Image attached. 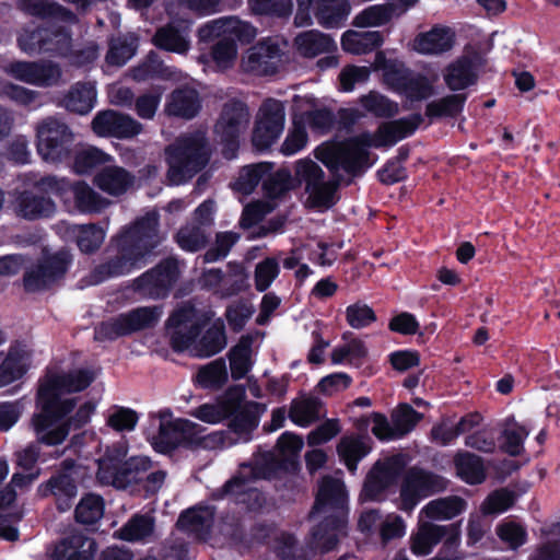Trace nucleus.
Instances as JSON below:
<instances>
[{
	"instance_id": "c756f323",
	"label": "nucleus",
	"mask_w": 560,
	"mask_h": 560,
	"mask_svg": "<svg viewBox=\"0 0 560 560\" xmlns=\"http://www.w3.org/2000/svg\"><path fill=\"white\" fill-rule=\"evenodd\" d=\"M12 209L19 218L34 221L51 217L56 212V205L49 197L24 190L16 194Z\"/></svg>"
},
{
	"instance_id": "3c124183",
	"label": "nucleus",
	"mask_w": 560,
	"mask_h": 560,
	"mask_svg": "<svg viewBox=\"0 0 560 560\" xmlns=\"http://www.w3.org/2000/svg\"><path fill=\"white\" fill-rule=\"evenodd\" d=\"M271 171L272 164L268 162L246 165L240 171L232 187L235 191L249 195L258 186L260 180H265V177Z\"/></svg>"
},
{
	"instance_id": "2f4dec72",
	"label": "nucleus",
	"mask_w": 560,
	"mask_h": 560,
	"mask_svg": "<svg viewBox=\"0 0 560 560\" xmlns=\"http://www.w3.org/2000/svg\"><path fill=\"white\" fill-rule=\"evenodd\" d=\"M197 427L195 422L186 419H163L158 433L151 439V445L159 453H168L177 446L183 433L191 432Z\"/></svg>"
},
{
	"instance_id": "ddd939ff",
	"label": "nucleus",
	"mask_w": 560,
	"mask_h": 560,
	"mask_svg": "<svg viewBox=\"0 0 560 560\" xmlns=\"http://www.w3.org/2000/svg\"><path fill=\"white\" fill-rule=\"evenodd\" d=\"M34 186L39 191L55 195L62 200H66L67 194L70 191L73 195L74 207L81 213H97L108 205L105 198L84 182L71 185L66 178L45 176Z\"/></svg>"
},
{
	"instance_id": "1a4fd4ad",
	"label": "nucleus",
	"mask_w": 560,
	"mask_h": 560,
	"mask_svg": "<svg viewBox=\"0 0 560 560\" xmlns=\"http://www.w3.org/2000/svg\"><path fill=\"white\" fill-rule=\"evenodd\" d=\"M260 405L246 401V388L243 385L229 387L223 395L214 401L202 404L189 411V415L202 422L218 424L232 419L243 410L259 413Z\"/></svg>"
},
{
	"instance_id": "0e129e2a",
	"label": "nucleus",
	"mask_w": 560,
	"mask_h": 560,
	"mask_svg": "<svg viewBox=\"0 0 560 560\" xmlns=\"http://www.w3.org/2000/svg\"><path fill=\"white\" fill-rule=\"evenodd\" d=\"M138 420V413L128 407L115 405L105 412L106 425L117 432L132 431Z\"/></svg>"
},
{
	"instance_id": "c9c22d12",
	"label": "nucleus",
	"mask_w": 560,
	"mask_h": 560,
	"mask_svg": "<svg viewBox=\"0 0 560 560\" xmlns=\"http://www.w3.org/2000/svg\"><path fill=\"white\" fill-rule=\"evenodd\" d=\"M454 33L446 26H434L418 34L412 42V49L421 55H440L453 47Z\"/></svg>"
},
{
	"instance_id": "37998d69",
	"label": "nucleus",
	"mask_w": 560,
	"mask_h": 560,
	"mask_svg": "<svg viewBox=\"0 0 560 560\" xmlns=\"http://www.w3.org/2000/svg\"><path fill=\"white\" fill-rule=\"evenodd\" d=\"M96 85L94 82H77L63 98L65 107L73 113L85 115L96 105Z\"/></svg>"
},
{
	"instance_id": "c85d7f7f",
	"label": "nucleus",
	"mask_w": 560,
	"mask_h": 560,
	"mask_svg": "<svg viewBox=\"0 0 560 560\" xmlns=\"http://www.w3.org/2000/svg\"><path fill=\"white\" fill-rule=\"evenodd\" d=\"M456 530H459V526L455 524L435 525L419 518L418 529L410 537V549L418 557L427 556L443 538Z\"/></svg>"
},
{
	"instance_id": "20e7f679",
	"label": "nucleus",
	"mask_w": 560,
	"mask_h": 560,
	"mask_svg": "<svg viewBox=\"0 0 560 560\" xmlns=\"http://www.w3.org/2000/svg\"><path fill=\"white\" fill-rule=\"evenodd\" d=\"M158 226V213L149 212L122 229L112 241L117 255L96 266L89 275L88 284L95 285L141 268L161 242Z\"/></svg>"
},
{
	"instance_id": "9b49d317",
	"label": "nucleus",
	"mask_w": 560,
	"mask_h": 560,
	"mask_svg": "<svg viewBox=\"0 0 560 560\" xmlns=\"http://www.w3.org/2000/svg\"><path fill=\"white\" fill-rule=\"evenodd\" d=\"M270 478L269 471L252 464H242L237 474L229 480L222 489L213 493L214 499L231 497L235 503L245 505L248 510H258L262 506L265 498L254 487L259 479Z\"/></svg>"
},
{
	"instance_id": "f257e3e1",
	"label": "nucleus",
	"mask_w": 560,
	"mask_h": 560,
	"mask_svg": "<svg viewBox=\"0 0 560 560\" xmlns=\"http://www.w3.org/2000/svg\"><path fill=\"white\" fill-rule=\"evenodd\" d=\"M94 380L88 370L55 372L49 370L39 381L36 395L38 412L33 415L32 425L37 441L46 445L61 444L71 428L78 429L90 421L95 404L71 395L85 389Z\"/></svg>"
},
{
	"instance_id": "e433bc0d",
	"label": "nucleus",
	"mask_w": 560,
	"mask_h": 560,
	"mask_svg": "<svg viewBox=\"0 0 560 560\" xmlns=\"http://www.w3.org/2000/svg\"><path fill=\"white\" fill-rule=\"evenodd\" d=\"M214 521L211 506H197L183 512L176 523L177 527L197 539L206 540Z\"/></svg>"
},
{
	"instance_id": "4468645a",
	"label": "nucleus",
	"mask_w": 560,
	"mask_h": 560,
	"mask_svg": "<svg viewBox=\"0 0 560 560\" xmlns=\"http://www.w3.org/2000/svg\"><path fill=\"white\" fill-rule=\"evenodd\" d=\"M36 139L39 156L49 163L68 159L74 140L68 125L55 117H48L37 125Z\"/></svg>"
},
{
	"instance_id": "f8f14e48",
	"label": "nucleus",
	"mask_w": 560,
	"mask_h": 560,
	"mask_svg": "<svg viewBox=\"0 0 560 560\" xmlns=\"http://www.w3.org/2000/svg\"><path fill=\"white\" fill-rule=\"evenodd\" d=\"M293 187V179L288 170L272 171L265 177L264 199L247 205L241 217V225L250 228L258 223L266 214L273 211L278 202Z\"/></svg>"
},
{
	"instance_id": "8fccbe9b",
	"label": "nucleus",
	"mask_w": 560,
	"mask_h": 560,
	"mask_svg": "<svg viewBox=\"0 0 560 560\" xmlns=\"http://www.w3.org/2000/svg\"><path fill=\"white\" fill-rule=\"evenodd\" d=\"M154 535V518L136 514L118 532L119 538L132 542H149Z\"/></svg>"
},
{
	"instance_id": "680f3d73",
	"label": "nucleus",
	"mask_w": 560,
	"mask_h": 560,
	"mask_svg": "<svg viewBox=\"0 0 560 560\" xmlns=\"http://www.w3.org/2000/svg\"><path fill=\"white\" fill-rule=\"evenodd\" d=\"M529 431L514 419H509L501 435V448L511 456L521 455Z\"/></svg>"
},
{
	"instance_id": "a878e982",
	"label": "nucleus",
	"mask_w": 560,
	"mask_h": 560,
	"mask_svg": "<svg viewBox=\"0 0 560 560\" xmlns=\"http://www.w3.org/2000/svg\"><path fill=\"white\" fill-rule=\"evenodd\" d=\"M91 125L92 130L100 137L129 139L142 131V125L139 121L113 109L97 113Z\"/></svg>"
},
{
	"instance_id": "79ce46f5",
	"label": "nucleus",
	"mask_w": 560,
	"mask_h": 560,
	"mask_svg": "<svg viewBox=\"0 0 560 560\" xmlns=\"http://www.w3.org/2000/svg\"><path fill=\"white\" fill-rule=\"evenodd\" d=\"M19 7L33 16L50 19L67 25L77 23V16L54 0H19Z\"/></svg>"
},
{
	"instance_id": "6ab92c4d",
	"label": "nucleus",
	"mask_w": 560,
	"mask_h": 560,
	"mask_svg": "<svg viewBox=\"0 0 560 560\" xmlns=\"http://www.w3.org/2000/svg\"><path fill=\"white\" fill-rule=\"evenodd\" d=\"M285 106L276 98H267L259 106L255 116L252 135L253 145L257 150L270 148L281 136L284 129Z\"/></svg>"
},
{
	"instance_id": "bb28decb",
	"label": "nucleus",
	"mask_w": 560,
	"mask_h": 560,
	"mask_svg": "<svg viewBox=\"0 0 560 560\" xmlns=\"http://www.w3.org/2000/svg\"><path fill=\"white\" fill-rule=\"evenodd\" d=\"M400 468L401 460L399 456L377 462L366 476L361 498L371 501L378 500L385 489L394 481Z\"/></svg>"
},
{
	"instance_id": "6e6d98bb",
	"label": "nucleus",
	"mask_w": 560,
	"mask_h": 560,
	"mask_svg": "<svg viewBox=\"0 0 560 560\" xmlns=\"http://www.w3.org/2000/svg\"><path fill=\"white\" fill-rule=\"evenodd\" d=\"M444 81L450 90H464L476 81L471 62L467 59H459L451 63L444 71Z\"/></svg>"
},
{
	"instance_id": "052dcab7",
	"label": "nucleus",
	"mask_w": 560,
	"mask_h": 560,
	"mask_svg": "<svg viewBox=\"0 0 560 560\" xmlns=\"http://www.w3.org/2000/svg\"><path fill=\"white\" fill-rule=\"evenodd\" d=\"M396 5L394 3H384L370 5L353 19V25L357 27H374L386 24L395 15Z\"/></svg>"
},
{
	"instance_id": "a211bd4d",
	"label": "nucleus",
	"mask_w": 560,
	"mask_h": 560,
	"mask_svg": "<svg viewBox=\"0 0 560 560\" xmlns=\"http://www.w3.org/2000/svg\"><path fill=\"white\" fill-rule=\"evenodd\" d=\"M54 21L48 27L34 31L24 30L18 43L28 55L51 54L66 57L71 48V35L66 26H57Z\"/></svg>"
},
{
	"instance_id": "e2e57ef3",
	"label": "nucleus",
	"mask_w": 560,
	"mask_h": 560,
	"mask_svg": "<svg viewBox=\"0 0 560 560\" xmlns=\"http://www.w3.org/2000/svg\"><path fill=\"white\" fill-rule=\"evenodd\" d=\"M104 515V500L101 495L85 494L75 508V520L84 525L97 523Z\"/></svg>"
},
{
	"instance_id": "412c9836",
	"label": "nucleus",
	"mask_w": 560,
	"mask_h": 560,
	"mask_svg": "<svg viewBox=\"0 0 560 560\" xmlns=\"http://www.w3.org/2000/svg\"><path fill=\"white\" fill-rule=\"evenodd\" d=\"M71 264L68 250H59L44 256L38 262L30 266L24 273L23 283L27 292H38L48 289L61 279Z\"/></svg>"
},
{
	"instance_id": "864d4df0",
	"label": "nucleus",
	"mask_w": 560,
	"mask_h": 560,
	"mask_svg": "<svg viewBox=\"0 0 560 560\" xmlns=\"http://www.w3.org/2000/svg\"><path fill=\"white\" fill-rule=\"evenodd\" d=\"M137 48L138 37L135 34L129 33L115 37L109 43L106 61L112 66H124L135 56Z\"/></svg>"
},
{
	"instance_id": "338daca9",
	"label": "nucleus",
	"mask_w": 560,
	"mask_h": 560,
	"mask_svg": "<svg viewBox=\"0 0 560 560\" xmlns=\"http://www.w3.org/2000/svg\"><path fill=\"white\" fill-rule=\"evenodd\" d=\"M368 349L360 339H351L331 351V362L334 364L349 363L359 365L366 357Z\"/></svg>"
},
{
	"instance_id": "aec40b11",
	"label": "nucleus",
	"mask_w": 560,
	"mask_h": 560,
	"mask_svg": "<svg viewBox=\"0 0 560 560\" xmlns=\"http://www.w3.org/2000/svg\"><path fill=\"white\" fill-rule=\"evenodd\" d=\"M258 423L259 417L255 412L243 410L230 420L228 429L217 430L202 436L200 446L210 451H223L238 443H247L252 440Z\"/></svg>"
},
{
	"instance_id": "f704fd0d",
	"label": "nucleus",
	"mask_w": 560,
	"mask_h": 560,
	"mask_svg": "<svg viewBox=\"0 0 560 560\" xmlns=\"http://www.w3.org/2000/svg\"><path fill=\"white\" fill-rule=\"evenodd\" d=\"M293 46L299 56L307 59L337 50L336 42L329 35L317 30L299 33L294 37Z\"/></svg>"
},
{
	"instance_id": "f3484780",
	"label": "nucleus",
	"mask_w": 560,
	"mask_h": 560,
	"mask_svg": "<svg viewBox=\"0 0 560 560\" xmlns=\"http://www.w3.org/2000/svg\"><path fill=\"white\" fill-rule=\"evenodd\" d=\"M162 310L158 306L138 307L120 314L95 327V339L114 340L121 336L154 326L161 318Z\"/></svg>"
},
{
	"instance_id": "4d7b16f0",
	"label": "nucleus",
	"mask_w": 560,
	"mask_h": 560,
	"mask_svg": "<svg viewBox=\"0 0 560 560\" xmlns=\"http://www.w3.org/2000/svg\"><path fill=\"white\" fill-rule=\"evenodd\" d=\"M376 68L383 70L385 83L394 91L400 93L411 73V70L397 60H385L378 52L375 60Z\"/></svg>"
},
{
	"instance_id": "cd10ccee",
	"label": "nucleus",
	"mask_w": 560,
	"mask_h": 560,
	"mask_svg": "<svg viewBox=\"0 0 560 560\" xmlns=\"http://www.w3.org/2000/svg\"><path fill=\"white\" fill-rule=\"evenodd\" d=\"M190 25L188 20H173L156 31L152 42L158 48L185 55L190 48Z\"/></svg>"
},
{
	"instance_id": "69168bd1",
	"label": "nucleus",
	"mask_w": 560,
	"mask_h": 560,
	"mask_svg": "<svg viewBox=\"0 0 560 560\" xmlns=\"http://www.w3.org/2000/svg\"><path fill=\"white\" fill-rule=\"evenodd\" d=\"M361 106L376 117L389 118L398 113V104L385 95L371 91L359 98Z\"/></svg>"
},
{
	"instance_id": "6e6552de",
	"label": "nucleus",
	"mask_w": 560,
	"mask_h": 560,
	"mask_svg": "<svg viewBox=\"0 0 560 560\" xmlns=\"http://www.w3.org/2000/svg\"><path fill=\"white\" fill-rule=\"evenodd\" d=\"M127 454L125 447L109 450L97 460V480L102 485L126 489L133 483L142 482L145 474L152 468L147 456H133L124 462Z\"/></svg>"
},
{
	"instance_id": "39448f33",
	"label": "nucleus",
	"mask_w": 560,
	"mask_h": 560,
	"mask_svg": "<svg viewBox=\"0 0 560 560\" xmlns=\"http://www.w3.org/2000/svg\"><path fill=\"white\" fill-rule=\"evenodd\" d=\"M207 320L209 317L206 314H200L190 304H184L174 311L167 320L174 350L189 351L200 358H208L222 351L226 346V337L223 323L220 320L208 328L205 335L197 340V336Z\"/></svg>"
},
{
	"instance_id": "f03ea898",
	"label": "nucleus",
	"mask_w": 560,
	"mask_h": 560,
	"mask_svg": "<svg viewBox=\"0 0 560 560\" xmlns=\"http://www.w3.org/2000/svg\"><path fill=\"white\" fill-rule=\"evenodd\" d=\"M348 495L339 478L324 477L319 483L315 504L310 513L318 524L312 528L306 547H298L292 535L272 533L275 552L282 560H308L317 552L332 550L338 537L345 533L348 515Z\"/></svg>"
},
{
	"instance_id": "b1692460",
	"label": "nucleus",
	"mask_w": 560,
	"mask_h": 560,
	"mask_svg": "<svg viewBox=\"0 0 560 560\" xmlns=\"http://www.w3.org/2000/svg\"><path fill=\"white\" fill-rule=\"evenodd\" d=\"M178 262L168 258L133 281V290L152 299L165 296L178 277Z\"/></svg>"
},
{
	"instance_id": "7c9ffc66",
	"label": "nucleus",
	"mask_w": 560,
	"mask_h": 560,
	"mask_svg": "<svg viewBox=\"0 0 560 560\" xmlns=\"http://www.w3.org/2000/svg\"><path fill=\"white\" fill-rule=\"evenodd\" d=\"M31 350L24 343L12 345L0 363V388L20 378L31 366Z\"/></svg>"
},
{
	"instance_id": "72a5a7b5",
	"label": "nucleus",
	"mask_w": 560,
	"mask_h": 560,
	"mask_svg": "<svg viewBox=\"0 0 560 560\" xmlns=\"http://www.w3.org/2000/svg\"><path fill=\"white\" fill-rule=\"evenodd\" d=\"M201 109V100L196 89L185 85L174 90L165 103V113L185 119L194 118Z\"/></svg>"
},
{
	"instance_id": "49530a36",
	"label": "nucleus",
	"mask_w": 560,
	"mask_h": 560,
	"mask_svg": "<svg viewBox=\"0 0 560 560\" xmlns=\"http://www.w3.org/2000/svg\"><path fill=\"white\" fill-rule=\"evenodd\" d=\"M371 451L366 439L358 435H345L337 445L340 460L352 474L355 472L358 463Z\"/></svg>"
},
{
	"instance_id": "4c0bfd02",
	"label": "nucleus",
	"mask_w": 560,
	"mask_h": 560,
	"mask_svg": "<svg viewBox=\"0 0 560 560\" xmlns=\"http://www.w3.org/2000/svg\"><path fill=\"white\" fill-rule=\"evenodd\" d=\"M37 492L40 497H55L57 508L65 512L71 508V501L77 495V485L68 474H58L39 485Z\"/></svg>"
},
{
	"instance_id": "774afa93",
	"label": "nucleus",
	"mask_w": 560,
	"mask_h": 560,
	"mask_svg": "<svg viewBox=\"0 0 560 560\" xmlns=\"http://www.w3.org/2000/svg\"><path fill=\"white\" fill-rule=\"evenodd\" d=\"M282 253H279L277 257H266L260 260L254 271V283L255 289L258 292L267 291L272 282L278 278L280 273L279 258Z\"/></svg>"
},
{
	"instance_id": "bf43d9fd",
	"label": "nucleus",
	"mask_w": 560,
	"mask_h": 560,
	"mask_svg": "<svg viewBox=\"0 0 560 560\" xmlns=\"http://www.w3.org/2000/svg\"><path fill=\"white\" fill-rule=\"evenodd\" d=\"M228 380L229 373L223 359H217L201 366L196 376L197 384L205 389H218L222 387Z\"/></svg>"
},
{
	"instance_id": "2eb2a0df",
	"label": "nucleus",
	"mask_w": 560,
	"mask_h": 560,
	"mask_svg": "<svg viewBox=\"0 0 560 560\" xmlns=\"http://www.w3.org/2000/svg\"><path fill=\"white\" fill-rule=\"evenodd\" d=\"M447 483L444 477L432 471L418 467L410 468L400 486L399 510L411 513L422 499L444 491Z\"/></svg>"
},
{
	"instance_id": "603ef678",
	"label": "nucleus",
	"mask_w": 560,
	"mask_h": 560,
	"mask_svg": "<svg viewBox=\"0 0 560 560\" xmlns=\"http://www.w3.org/2000/svg\"><path fill=\"white\" fill-rule=\"evenodd\" d=\"M479 416L469 415L460 419L456 424L442 422L432 428V440L440 445L451 444L459 434L478 425Z\"/></svg>"
},
{
	"instance_id": "473e14b6",
	"label": "nucleus",
	"mask_w": 560,
	"mask_h": 560,
	"mask_svg": "<svg viewBox=\"0 0 560 560\" xmlns=\"http://www.w3.org/2000/svg\"><path fill=\"white\" fill-rule=\"evenodd\" d=\"M59 233L67 241H73L83 253H92L96 250L104 242L105 231L95 225H75L62 222L58 225Z\"/></svg>"
},
{
	"instance_id": "423d86ee",
	"label": "nucleus",
	"mask_w": 560,
	"mask_h": 560,
	"mask_svg": "<svg viewBox=\"0 0 560 560\" xmlns=\"http://www.w3.org/2000/svg\"><path fill=\"white\" fill-rule=\"evenodd\" d=\"M257 28L249 22L236 16H224L207 22L198 30L199 40L210 43L217 40L211 47L210 59L219 70L232 68L237 58V45L248 44L256 38Z\"/></svg>"
},
{
	"instance_id": "7ed1b4c3",
	"label": "nucleus",
	"mask_w": 560,
	"mask_h": 560,
	"mask_svg": "<svg viewBox=\"0 0 560 560\" xmlns=\"http://www.w3.org/2000/svg\"><path fill=\"white\" fill-rule=\"evenodd\" d=\"M422 121L419 114L382 124L375 132H362L338 145L318 150L317 158L331 171L357 175L371 166L368 148L392 147L411 136Z\"/></svg>"
},
{
	"instance_id": "dca6fc26",
	"label": "nucleus",
	"mask_w": 560,
	"mask_h": 560,
	"mask_svg": "<svg viewBox=\"0 0 560 560\" xmlns=\"http://www.w3.org/2000/svg\"><path fill=\"white\" fill-rule=\"evenodd\" d=\"M295 176L305 183L306 205L316 209H328L337 200V184L325 179L324 171L312 160L302 159L295 164Z\"/></svg>"
},
{
	"instance_id": "58836bf2",
	"label": "nucleus",
	"mask_w": 560,
	"mask_h": 560,
	"mask_svg": "<svg viewBox=\"0 0 560 560\" xmlns=\"http://www.w3.org/2000/svg\"><path fill=\"white\" fill-rule=\"evenodd\" d=\"M135 177L125 168L117 165L105 166L93 179L94 185L110 196L124 195L133 184Z\"/></svg>"
},
{
	"instance_id": "13d9d810",
	"label": "nucleus",
	"mask_w": 560,
	"mask_h": 560,
	"mask_svg": "<svg viewBox=\"0 0 560 560\" xmlns=\"http://www.w3.org/2000/svg\"><path fill=\"white\" fill-rule=\"evenodd\" d=\"M253 350L248 339L241 341L229 351L230 369L233 380H241L252 370Z\"/></svg>"
},
{
	"instance_id": "c03bdc74",
	"label": "nucleus",
	"mask_w": 560,
	"mask_h": 560,
	"mask_svg": "<svg viewBox=\"0 0 560 560\" xmlns=\"http://www.w3.org/2000/svg\"><path fill=\"white\" fill-rule=\"evenodd\" d=\"M383 44V36L377 31H352L342 34L341 47L352 55L368 54Z\"/></svg>"
},
{
	"instance_id": "5fc2aeb1",
	"label": "nucleus",
	"mask_w": 560,
	"mask_h": 560,
	"mask_svg": "<svg viewBox=\"0 0 560 560\" xmlns=\"http://www.w3.org/2000/svg\"><path fill=\"white\" fill-rule=\"evenodd\" d=\"M351 11L348 0H328L317 13V23L325 28H339L345 25Z\"/></svg>"
},
{
	"instance_id": "0eeeda50",
	"label": "nucleus",
	"mask_w": 560,
	"mask_h": 560,
	"mask_svg": "<svg viewBox=\"0 0 560 560\" xmlns=\"http://www.w3.org/2000/svg\"><path fill=\"white\" fill-rule=\"evenodd\" d=\"M168 164L167 179L180 185L194 177L209 161L210 151L205 131L180 136L165 149Z\"/></svg>"
},
{
	"instance_id": "a19ab883",
	"label": "nucleus",
	"mask_w": 560,
	"mask_h": 560,
	"mask_svg": "<svg viewBox=\"0 0 560 560\" xmlns=\"http://www.w3.org/2000/svg\"><path fill=\"white\" fill-rule=\"evenodd\" d=\"M467 508L466 501L458 495H448L428 502L419 512L420 520L448 521L462 514Z\"/></svg>"
},
{
	"instance_id": "09e8293b",
	"label": "nucleus",
	"mask_w": 560,
	"mask_h": 560,
	"mask_svg": "<svg viewBox=\"0 0 560 560\" xmlns=\"http://www.w3.org/2000/svg\"><path fill=\"white\" fill-rule=\"evenodd\" d=\"M457 476L469 485L481 483L486 479V468L482 459L468 452H459L454 458Z\"/></svg>"
},
{
	"instance_id": "ea45409f",
	"label": "nucleus",
	"mask_w": 560,
	"mask_h": 560,
	"mask_svg": "<svg viewBox=\"0 0 560 560\" xmlns=\"http://www.w3.org/2000/svg\"><path fill=\"white\" fill-rule=\"evenodd\" d=\"M96 544L82 534H73L60 541L54 551V560H93Z\"/></svg>"
},
{
	"instance_id": "de8ad7c7",
	"label": "nucleus",
	"mask_w": 560,
	"mask_h": 560,
	"mask_svg": "<svg viewBox=\"0 0 560 560\" xmlns=\"http://www.w3.org/2000/svg\"><path fill=\"white\" fill-rule=\"evenodd\" d=\"M322 402L313 396H300L291 401L288 417L296 425L306 428L320 418Z\"/></svg>"
},
{
	"instance_id": "9d476101",
	"label": "nucleus",
	"mask_w": 560,
	"mask_h": 560,
	"mask_svg": "<svg viewBox=\"0 0 560 560\" xmlns=\"http://www.w3.org/2000/svg\"><path fill=\"white\" fill-rule=\"evenodd\" d=\"M249 119V109L242 101L231 100L222 106L214 125V133L223 144L222 153L225 159L232 160L236 156L240 137L248 128Z\"/></svg>"
},
{
	"instance_id": "4be33fe9",
	"label": "nucleus",
	"mask_w": 560,
	"mask_h": 560,
	"mask_svg": "<svg viewBox=\"0 0 560 560\" xmlns=\"http://www.w3.org/2000/svg\"><path fill=\"white\" fill-rule=\"evenodd\" d=\"M3 70L15 80L39 88L57 85L62 78L60 66L52 61H13Z\"/></svg>"
},
{
	"instance_id": "a18cd8bd",
	"label": "nucleus",
	"mask_w": 560,
	"mask_h": 560,
	"mask_svg": "<svg viewBox=\"0 0 560 560\" xmlns=\"http://www.w3.org/2000/svg\"><path fill=\"white\" fill-rule=\"evenodd\" d=\"M130 77L135 81L143 82L153 78L178 80L180 75L176 69L166 67L158 55L151 51L141 63L131 69Z\"/></svg>"
},
{
	"instance_id": "5701e85b",
	"label": "nucleus",
	"mask_w": 560,
	"mask_h": 560,
	"mask_svg": "<svg viewBox=\"0 0 560 560\" xmlns=\"http://www.w3.org/2000/svg\"><path fill=\"white\" fill-rule=\"evenodd\" d=\"M281 48L271 37L262 38L246 50L241 60L244 72L255 75H271L278 71Z\"/></svg>"
},
{
	"instance_id": "393cba45",
	"label": "nucleus",
	"mask_w": 560,
	"mask_h": 560,
	"mask_svg": "<svg viewBox=\"0 0 560 560\" xmlns=\"http://www.w3.org/2000/svg\"><path fill=\"white\" fill-rule=\"evenodd\" d=\"M359 529L372 536L377 534L383 545L390 540L402 538L406 535V523L404 518L395 513L386 515L377 510H369L361 514L358 523Z\"/></svg>"
}]
</instances>
